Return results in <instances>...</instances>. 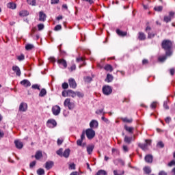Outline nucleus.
I'll return each instance as SVG.
<instances>
[{
	"label": "nucleus",
	"mask_w": 175,
	"mask_h": 175,
	"mask_svg": "<svg viewBox=\"0 0 175 175\" xmlns=\"http://www.w3.org/2000/svg\"><path fill=\"white\" fill-rule=\"evenodd\" d=\"M161 46H162V48L166 51L167 57H170V55H172V52L170 50L172 49V46H173L172 41L169 40H164L162 42Z\"/></svg>",
	"instance_id": "obj_1"
},
{
	"label": "nucleus",
	"mask_w": 175,
	"mask_h": 175,
	"mask_svg": "<svg viewBox=\"0 0 175 175\" xmlns=\"http://www.w3.org/2000/svg\"><path fill=\"white\" fill-rule=\"evenodd\" d=\"M152 142V141H151V139H146L144 144H138V147L142 148L143 151H147V150H148V147L151 146Z\"/></svg>",
	"instance_id": "obj_2"
},
{
	"label": "nucleus",
	"mask_w": 175,
	"mask_h": 175,
	"mask_svg": "<svg viewBox=\"0 0 175 175\" xmlns=\"http://www.w3.org/2000/svg\"><path fill=\"white\" fill-rule=\"evenodd\" d=\"M64 105L68 107L69 110L75 109V103L70 102V98H66L64 100Z\"/></svg>",
	"instance_id": "obj_3"
},
{
	"label": "nucleus",
	"mask_w": 175,
	"mask_h": 175,
	"mask_svg": "<svg viewBox=\"0 0 175 175\" xmlns=\"http://www.w3.org/2000/svg\"><path fill=\"white\" fill-rule=\"evenodd\" d=\"M85 133L88 139L90 140L95 137V131L92 130V129H88Z\"/></svg>",
	"instance_id": "obj_4"
},
{
	"label": "nucleus",
	"mask_w": 175,
	"mask_h": 175,
	"mask_svg": "<svg viewBox=\"0 0 175 175\" xmlns=\"http://www.w3.org/2000/svg\"><path fill=\"white\" fill-rule=\"evenodd\" d=\"M103 92L104 95H110V94L113 92V89H111V87L109 85H105L103 87Z\"/></svg>",
	"instance_id": "obj_5"
},
{
	"label": "nucleus",
	"mask_w": 175,
	"mask_h": 175,
	"mask_svg": "<svg viewBox=\"0 0 175 175\" xmlns=\"http://www.w3.org/2000/svg\"><path fill=\"white\" fill-rule=\"evenodd\" d=\"M52 113L54 116H59L61 113V107L58 105H55L52 107Z\"/></svg>",
	"instance_id": "obj_6"
},
{
	"label": "nucleus",
	"mask_w": 175,
	"mask_h": 175,
	"mask_svg": "<svg viewBox=\"0 0 175 175\" xmlns=\"http://www.w3.org/2000/svg\"><path fill=\"white\" fill-rule=\"evenodd\" d=\"M174 17V12H170L168 16H164V21L165 23H170V21H172V18Z\"/></svg>",
	"instance_id": "obj_7"
},
{
	"label": "nucleus",
	"mask_w": 175,
	"mask_h": 175,
	"mask_svg": "<svg viewBox=\"0 0 175 175\" xmlns=\"http://www.w3.org/2000/svg\"><path fill=\"white\" fill-rule=\"evenodd\" d=\"M28 110V105L25 103H21L19 105V111H27Z\"/></svg>",
	"instance_id": "obj_8"
},
{
	"label": "nucleus",
	"mask_w": 175,
	"mask_h": 175,
	"mask_svg": "<svg viewBox=\"0 0 175 175\" xmlns=\"http://www.w3.org/2000/svg\"><path fill=\"white\" fill-rule=\"evenodd\" d=\"M12 70L16 73V76L20 77L21 76V70H20V68L17 66H12Z\"/></svg>",
	"instance_id": "obj_9"
},
{
	"label": "nucleus",
	"mask_w": 175,
	"mask_h": 175,
	"mask_svg": "<svg viewBox=\"0 0 175 175\" xmlns=\"http://www.w3.org/2000/svg\"><path fill=\"white\" fill-rule=\"evenodd\" d=\"M47 124L49 128H55L57 126V122L54 120H49Z\"/></svg>",
	"instance_id": "obj_10"
},
{
	"label": "nucleus",
	"mask_w": 175,
	"mask_h": 175,
	"mask_svg": "<svg viewBox=\"0 0 175 175\" xmlns=\"http://www.w3.org/2000/svg\"><path fill=\"white\" fill-rule=\"evenodd\" d=\"M68 83L70 88H76V87H77V83H76V81H75L73 78H70L68 80Z\"/></svg>",
	"instance_id": "obj_11"
},
{
	"label": "nucleus",
	"mask_w": 175,
	"mask_h": 175,
	"mask_svg": "<svg viewBox=\"0 0 175 175\" xmlns=\"http://www.w3.org/2000/svg\"><path fill=\"white\" fill-rule=\"evenodd\" d=\"M150 31H151V27H150V26H148L146 28V31L148 33V39H152V38H154V36H155V34H154V33H150Z\"/></svg>",
	"instance_id": "obj_12"
},
{
	"label": "nucleus",
	"mask_w": 175,
	"mask_h": 175,
	"mask_svg": "<svg viewBox=\"0 0 175 175\" xmlns=\"http://www.w3.org/2000/svg\"><path fill=\"white\" fill-rule=\"evenodd\" d=\"M46 17L47 16L44 12H43V11H40L39 12V21H46Z\"/></svg>",
	"instance_id": "obj_13"
},
{
	"label": "nucleus",
	"mask_w": 175,
	"mask_h": 175,
	"mask_svg": "<svg viewBox=\"0 0 175 175\" xmlns=\"http://www.w3.org/2000/svg\"><path fill=\"white\" fill-rule=\"evenodd\" d=\"M153 159H154V157H153L152 155H151V154H147V155L145 157V161H146L147 163H152Z\"/></svg>",
	"instance_id": "obj_14"
},
{
	"label": "nucleus",
	"mask_w": 175,
	"mask_h": 175,
	"mask_svg": "<svg viewBox=\"0 0 175 175\" xmlns=\"http://www.w3.org/2000/svg\"><path fill=\"white\" fill-rule=\"evenodd\" d=\"M54 166V162L53 161H46L45 163V169L46 170H50Z\"/></svg>",
	"instance_id": "obj_15"
},
{
	"label": "nucleus",
	"mask_w": 175,
	"mask_h": 175,
	"mask_svg": "<svg viewBox=\"0 0 175 175\" xmlns=\"http://www.w3.org/2000/svg\"><path fill=\"white\" fill-rule=\"evenodd\" d=\"M57 64L62 65L64 68H68V63H66V60L64 59H60L57 60Z\"/></svg>",
	"instance_id": "obj_16"
},
{
	"label": "nucleus",
	"mask_w": 175,
	"mask_h": 175,
	"mask_svg": "<svg viewBox=\"0 0 175 175\" xmlns=\"http://www.w3.org/2000/svg\"><path fill=\"white\" fill-rule=\"evenodd\" d=\"M21 85H23V87H31V82L28 81V79H24L21 81Z\"/></svg>",
	"instance_id": "obj_17"
},
{
	"label": "nucleus",
	"mask_w": 175,
	"mask_h": 175,
	"mask_svg": "<svg viewBox=\"0 0 175 175\" xmlns=\"http://www.w3.org/2000/svg\"><path fill=\"white\" fill-rule=\"evenodd\" d=\"M99 125V124L98 123V121L93 120L90 122V128H98V126Z\"/></svg>",
	"instance_id": "obj_18"
},
{
	"label": "nucleus",
	"mask_w": 175,
	"mask_h": 175,
	"mask_svg": "<svg viewBox=\"0 0 175 175\" xmlns=\"http://www.w3.org/2000/svg\"><path fill=\"white\" fill-rule=\"evenodd\" d=\"M14 144H15L16 148H18V150H21V148H23V142H21L18 140H15Z\"/></svg>",
	"instance_id": "obj_19"
},
{
	"label": "nucleus",
	"mask_w": 175,
	"mask_h": 175,
	"mask_svg": "<svg viewBox=\"0 0 175 175\" xmlns=\"http://www.w3.org/2000/svg\"><path fill=\"white\" fill-rule=\"evenodd\" d=\"M133 138L132 137H128L127 135L124 136V142L127 143V144H131L132 143V139Z\"/></svg>",
	"instance_id": "obj_20"
},
{
	"label": "nucleus",
	"mask_w": 175,
	"mask_h": 175,
	"mask_svg": "<svg viewBox=\"0 0 175 175\" xmlns=\"http://www.w3.org/2000/svg\"><path fill=\"white\" fill-rule=\"evenodd\" d=\"M29 12H28V11L27 10H22L19 12V16L21 17H25L26 16H29Z\"/></svg>",
	"instance_id": "obj_21"
},
{
	"label": "nucleus",
	"mask_w": 175,
	"mask_h": 175,
	"mask_svg": "<svg viewBox=\"0 0 175 175\" xmlns=\"http://www.w3.org/2000/svg\"><path fill=\"white\" fill-rule=\"evenodd\" d=\"M70 154V150L66 149L64 150L62 157H64V158H69V155Z\"/></svg>",
	"instance_id": "obj_22"
},
{
	"label": "nucleus",
	"mask_w": 175,
	"mask_h": 175,
	"mask_svg": "<svg viewBox=\"0 0 175 175\" xmlns=\"http://www.w3.org/2000/svg\"><path fill=\"white\" fill-rule=\"evenodd\" d=\"M47 94V91L46 90V89L42 88L39 94V96H41V98H43V96H46Z\"/></svg>",
	"instance_id": "obj_23"
},
{
	"label": "nucleus",
	"mask_w": 175,
	"mask_h": 175,
	"mask_svg": "<svg viewBox=\"0 0 175 175\" xmlns=\"http://www.w3.org/2000/svg\"><path fill=\"white\" fill-rule=\"evenodd\" d=\"M124 129L129 133H133V130L135 129L133 127H129L127 125L124 126Z\"/></svg>",
	"instance_id": "obj_24"
},
{
	"label": "nucleus",
	"mask_w": 175,
	"mask_h": 175,
	"mask_svg": "<svg viewBox=\"0 0 175 175\" xmlns=\"http://www.w3.org/2000/svg\"><path fill=\"white\" fill-rule=\"evenodd\" d=\"M116 33H118V35L119 36H126V32L122 31H121V30H120L118 29H116Z\"/></svg>",
	"instance_id": "obj_25"
},
{
	"label": "nucleus",
	"mask_w": 175,
	"mask_h": 175,
	"mask_svg": "<svg viewBox=\"0 0 175 175\" xmlns=\"http://www.w3.org/2000/svg\"><path fill=\"white\" fill-rule=\"evenodd\" d=\"M138 39L139 40H146V34H144V33L139 32Z\"/></svg>",
	"instance_id": "obj_26"
},
{
	"label": "nucleus",
	"mask_w": 175,
	"mask_h": 175,
	"mask_svg": "<svg viewBox=\"0 0 175 175\" xmlns=\"http://www.w3.org/2000/svg\"><path fill=\"white\" fill-rule=\"evenodd\" d=\"M42 157H43V154L42 153V151H38L36 153V155H35L36 159H40V158H42Z\"/></svg>",
	"instance_id": "obj_27"
},
{
	"label": "nucleus",
	"mask_w": 175,
	"mask_h": 175,
	"mask_svg": "<svg viewBox=\"0 0 175 175\" xmlns=\"http://www.w3.org/2000/svg\"><path fill=\"white\" fill-rule=\"evenodd\" d=\"M122 120L123 122H127L128 124H131L133 121L132 118L129 119L128 118H122Z\"/></svg>",
	"instance_id": "obj_28"
},
{
	"label": "nucleus",
	"mask_w": 175,
	"mask_h": 175,
	"mask_svg": "<svg viewBox=\"0 0 175 175\" xmlns=\"http://www.w3.org/2000/svg\"><path fill=\"white\" fill-rule=\"evenodd\" d=\"M104 69H105V70L109 71V72H113V67H112L111 65H110V64L106 65V66L104 67Z\"/></svg>",
	"instance_id": "obj_29"
},
{
	"label": "nucleus",
	"mask_w": 175,
	"mask_h": 175,
	"mask_svg": "<svg viewBox=\"0 0 175 175\" xmlns=\"http://www.w3.org/2000/svg\"><path fill=\"white\" fill-rule=\"evenodd\" d=\"M96 175H107V172L105 170H100L97 172Z\"/></svg>",
	"instance_id": "obj_30"
},
{
	"label": "nucleus",
	"mask_w": 175,
	"mask_h": 175,
	"mask_svg": "<svg viewBox=\"0 0 175 175\" xmlns=\"http://www.w3.org/2000/svg\"><path fill=\"white\" fill-rule=\"evenodd\" d=\"M28 5H31V6L36 5V0H27Z\"/></svg>",
	"instance_id": "obj_31"
},
{
	"label": "nucleus",
	"mask_w": 175,
	"mask_h": 175,
	"mask_svg": "<svg viewBox=\"0 0 175 175\" xmlns=\"http://www.w3.org/2000/svg\"><path fill=\"white\" fill-rule=\"evenodd\" d=\"M167 58V55H166V52H165V55L159 57V61H160V62H165V61H166Z\"/></svg>",
	"instance_id": "obj_32"
},
{
	"label": "nucleus",
	"mask_w": 175,
	"mask_h": 175,
	"mask_svg": "<svg viewBox=\"0 0 175 175\" xmlns=\"http://www.w3.org/2000/svg\"><path fill=\"white\" fill-rule=\"evenodd\" d=\"M105 81H107V83H111V81H113V75L108 74L107 75V79H105Z\"/></svg>",
	"instance_id": "obj_33"
},
{
	"label": "nucleus",
	"mask_w": 175,
	"mask_h": 175,
	"mask_svg": "<svg viewBox=\"0 0 175 175\" xmlns=\"http://www.w3.org/2000/svg\"><path fill=\"white\" fill-rule=\"evenodd\" d=\"M92 151H94V146H90L87 147V152L89 154H92Z\"/></svg>",
	"instance_id": "obj_34"
},
{
	"label": "nucleus",
	"mask_w": 175,
	"mask_h": 175,
	"mask_svg": "<svg viewBox=\"0 0 175 175\" xmlns=\"http://www.w3.org/2000/svg\"><path fill=\"white\" fill-rule=\"evenodd\" d=\"M144 171L145 172V173H146V174H150V173H151V167H145L144 168Z\"/></svg>",
	"instance_id": "obj_35"
},
{
	"label": "nucleus",
	"mask_w": 175,
	"mask_h": 175,
	"mask_svg": "<svg viewBox=\"0 0 175 175\" xmlns=\"http://www.w3.org/2000/svg\"><path fill=\"white\" fill-rule=\"evenodd\" d=\"M69 96H72V98H75L77 96V93L75 92L73 90H68Z\"/></svg>",
	"instance_id": "obj_36"
},
{
	"label": "nucleus",
	"mask_w": 175,
	"mask_h": 175,
	"mask_svg": "<svg viewBox=\"0 0 175 175\" xmlns=\"http://www.w3.org/2000/svg\"><path fill=\"white\" fill-rule=\"evenodd\" d=\"M37 174L38 175H44V170H43L42 168H39L37 170Z\"/></svg>",
	"instance_id": "obj_37"
},
{
	"label": "nucleus",
	"mask_w": 175,
	"mask_h": 175,
	"mask_svg": "<svg viewBox=\"0 0 175 175\" xmlns=\"http://www.w3.org/2000/svg\"><path fill=\"white\" fill-rule=\"evenodd\" d=\"M8 8H9V9H16V4L14 3H10L8 4Z\"/></svg>",
	"instance_id": "obj_38"
},
{
	"label": "nucleus",
	"mask_w": 175,
	"mask_h": 175,
	"mask_svg": "<svg viewBox=\"0 0 175 175\" xmlns=\"http://www.w3.org/2000/svg\"><path fill=\"white\" fill-rule=\"evenodd\" d=\"M33 44H27L26 46H25V49L26 50H32V49H33Z\"/></svg>",
	"instance_id": "obj_39"
},
{
	"label": "nucleus",
	"mask_w": 175,
	"mask_h": 175,
	"mask_svg": "<svg viewBox=\"0 0 175 175\" xmlns=\"http://www.w3.org/2000/svg\"><path fill=\"white\" fill-rule=\"evenodd\" d=\"M31 88H33V90H38V91H40V85L38 84L32 85Z\"/></svg>",
	"instance_id": "obj_40"
},
{
	"label": "nucleus",
	"mask_w": 175,
	"mask_h": 175,
	"mask_svg": "<svg viewBox=\"0 0 175 175\" xmlns=\"http://www.w3.org/2000/svg\"><path fill=\"white\" fill-rule=\"evenodd\" d=\"M63 151H64V149L62 148H59L57 152H56V154H57V155H59V157H62L63 155Z\"/></svg>",
	"instance_id": "obj_41"
},
{
	"label": "nucleus",
	"mask_w": 175,
	"mask_h": 175,
	"mask_svg": "<svg viewBox=\"0 0 175 175\" xmlns=\"http://www.w3.org/2000/svg\"><path fill=\"white\" fill-rule=\"evenodd\" d=\"M154 10L156 11V12H162V10H163V7H162V6H157V7H154Z\"/></svg>",
	"instance_id": "obj_42"
},
{
	"label": "nucleus",
	"mask_w": 175,
	"mask_h": 175,
	"mask_svg": "<svg viewBox=\"0 0 175 175\" xmlns=\"http://www.w3.org/2000/svg\"><path fill=\"white\" fill-rule=\"evenodd\" d=\"M85 83H91V81H92V78H91V77H85Z\"/></svg>",
	"instance_id": "obj_43"
},
{
	"label": "nucleus",
	"mask_w": 175,
	"mask_h": 175,
	"mask_svg": "<svg viewBox=\"0 0 175 175\" xmlns=\"http://www.w3.org/2000/svg\"><path fill=\"white\" fill-rule=\"evenodd\" d=\"M17 59H18V61H24V59H25V56H24V55L22 54V55L18 56V57H17Z\"/></svg>",
	"instance_id": "obj_44"
},
{
	"label": "nucleus",
	"mask_w": 175,
	"mask_h": 175,
	"mask_svg": "<svg viewBox=\"0 0 175 175\" xmlns=\"http://www.w3.org/2000/svg\"><path fill=\"white\" fill-rule=\"evenodd\" d=\"M38 31H42L44 29V25L43 24H39L38 25Z\"/></svg>",
	"instance_id": "obj_45"
},
{
	"label": "nucleus",
	"mask_w": 175,
	"mask_h": 175,
	"mask_svg": "<svg viewBox=\"0 0 175 175\" xmlns=\"http://www.w3.org/2000/svg\"><path fill=\"white\" fill-rule=\"evenodd\" d=\"M69 90L66 91H63L62 93V96L66 97L68 96H69Z\"/></svg>",
	"instance_id": "obj_46"
},
{
	"label": "nucleus",
	"mask_w": 175,
	"mask_h": 175,
	"mask_svg": "<svg viewBox=\"0 0 175 175\" xmlns=\"http://www.w3.org/2000/svg\"><path fill=\"white\" fill-rule=\"evenodd\" d=\"M61 29H62L61 25H57L55 27V31H61Z\"/></svg>",
	"instance_id": "obj_47"
},
{
	"label": "nucleus",
	"mask_w": 175,
	"mask_h": 175,
	"mask_svg": "<svg viewBox=\"0 0 175 175\" xmlns=\"http://www.w3.org/2000/svg\"><path fill=\"white\" fill-rule=\"evenodd\" d=\"M68 87H69V84H68V83H64L62 84V88L64 90H67V88H68Z\"/></svg>",
	"instance_id": "obj_48"
},
{
	"label": "nucleus",
	"mask_w": 175,
	"mask_h": 175,
	"mask_svg": "<svg viewBox=\"0 0 175 175\" xmlns=\"http://www.w3.org/2000/svg\"><path fill=\"white\" fill-rule=\"evenodd\" d=\"M51 5H57L59 3V0H51Z\"/></svg>",
	"instance_id": "obj_49"
},
{
	"label": "nucleus",
	"mask_w": 175,
	"mask_h": 175,
	"mask_svg": "<svg viewBox=\"0 0 175 175\" xmlns=\"http://www.w3.org/2000/svg\"><path fill=\"white\" fill-rule=\"evenodd\" d=\"M77 96H78V98H83L84 97V94H83L80 92H77Z\"/></svg>",
	"instance_id": "obj_50"
},
{
	"label": "nucleus",
	"mask_w": 175,
	"mask_h": 175,
	"mask_svg": "<svg viewBox=\"0 0 175 175\" xmlns=\"http://www.w3.org/2000/svg\"><path fill=\"white\" fill-rule=\"evenodd\" d=\"M101 120H103V121H105L106 124H110V120H109V119L105 118L104 116L101 118Z\"/></svg>",
	"instance_id": "obj_51"
},
{
	"label": "nucleus",
	"mask_w": 175,
	"mask_h": 175,
	"mask_svg": "<svg viewBox=\"0 0 175 175\" xmlns=\"http://www.w3.org/2000/svg\"><path fill=\"white\" fill-rule=\"evenodd\" d=\"M157 146H159V147L161 148H163L165 147V144H163V142H158Z\"/></svg>",
	"instance_id": "obj_52"
},
{
	"label": "nucleus",
	"mask_w": 175,
	"mask_h": 175,
	"mask_svg": "<svg viewBox=\"0 0 175 175\" xmlns=\"http://www.w3.org/2000/svg\"><path fill=\"white\" fill-rule=\"evenodd\" d=\"M168 166H170V167L175 166V160L171 161L168 163Z\"/></svg>",
	"instance_id": "obj_53"
},
{
	"label": "nucleus",
	"mask_w": 175,
	"mask_h": 175,
	"mask_svg": "<svg viewBox=\"0 0 175 175\" xmlns=\"http://www.w3.org/2000/svg\"><path fill=\"white\" fill-rule=\"evenodd\" d=\"M165 121L167 124H169L170 122V121H172V118L171 117H167L165 119Z\"/></svg>",
	"instance_id": "obj_54"
},
{
	"label": "nucleus",
	"mask_w": 175,
	"mask_h": 175,
	"mask_svg": "<svg viewBox=\"0 0 175 175\" xmlns=\"http://www.w3.org/2000/svg\"><path fill=\"white\" fill-rule=\"evenodd\" d=\"M84 139H85V133L84 131H83L81 135V140L83 141Z\"/></svg>",
	"instance_id": "obj_55"
},
{
	"label": "nucleus",
	"mask_w": 175,
	"mask_h": 175,
	"mask_svg": "<svg viewBox=\"0 0 175 175\" xmlns=\"http://www.w3.org/2000/svg\"><path fill=\"white\" fill-rule=\"evenodd\" d=\"M150 107H151V109H155V107H157V102H153V103L150 105Z\"/></svg>",
	"instance_id": "obj_56"
},
{
	"label": "nucleus",
	"mask_w": 175,
	"mask_h": 175,
	"mask_svg": "<svg viewBox=\"0 0 175 175\" xmlns=\"http://www.w3.org/2000/svg\"><path fill=\"white\" fill-rule=\"evenodd\" d=\"M70 70V72H73V70H76V64H73L72 66H71Z\"/></svg>",
	"instance_id": "obj_57"
},
{
	"label": "nucleus",
	"mask_w": 175,
	"mask_h": 175,
	"mask_svg": "<svg viewBox=\"0 0 175 175\" xmlns=\"http://www.w3.org/2000/svg\"><path fill=\"white\" fill-rule=\"evenodd\" d=\"M69 168L75 170V169H76V165H75V163L70 164Z\"/></svg>",
	"instance_id": "obj_58"
},
{
	"label": "nucleus",
	"mask_w": 175,
	"mask_h": 175,
	"mask_svg": "<svg viewBox=\"0 0 175 175\" xmlns=\"http://www.w3.org/2000/svg\"><path fill=\"white\" fill-rule=\"evenodd\" d=\"M102 113H103V109L96 111V114H102Z\"/></svg>",
	"instance_id": "obj_59"
},
{
	"label": "nucleus",
	"mask_w": 175,
	"mask_h": 175,
	"mask_svg": "<svg viewBox=\"0 0 175 175\" xmlns=\"http://www.w3.org/2000/svg\"><path fill=\"white\" fill-rule=\"evenodd\" d=\"M163 107H164V109H165V110L169 109V107L167 106V102H164Z\"/></svg>",
	"instance_id": "obj_60"
},
{
	"label": "nucleus",
	"mask_w": 175,
	"mask_h": 175,
	"mask_svg": "<svg viewBox=\"0 0 175 175\" xmlns=\"http://www.w3.org/2000/svg\"><path fill=\"white\" fill-rule=\"evenodd\" d=\"M5 136V133H3V131L0 129V139H2Z\"/></svg>",
	"instance_id": "obj_61"
},
{
	"label": "nucleus",
	"mask_w": 175,
	"mask_h": 175,
	"mask_svg": "<svg viewBox=\"0 0 175 175\" xmlns=\"http://www.w3.org/2000/svg\"><path fill=\"white\" fill-rule=\"evenodd\" d=\"M159 175H167V173L165 171H160Z\"/></svg>",
	"instance_id": "obj_62"
},
{
	"label": "nucleus",
	"mask_w": 175,
	"mask_h": 175,
	"mask_svg": "<svg viewBox=\"0 0 175 175\" xmlns=\"http://www.w3.org/2000/svg\"><path fill=\"white\" fill-rule=\"evenodd\" d=\"M82 143H83L82 139H78V140L77 141V146H81Z\"/></svg>",
	"instance_id": "obj_63"
},
{
	"label": "nucleus",
	"mask_w": 175,
	"mask_h": 175,
	"mask_svg": "<svg viewBox=\"0 0 175 175\" xmlns=\"http://www.w3.org/2000/svg\"><path fill=\"white\" fill-rule=\"evenodd\" d=\"M35 165H36V161H32L30 163L29 166H30V167H33V166H35Z\"/></svg>",
	"instance_id": "obj_64"
}]
</instances>
